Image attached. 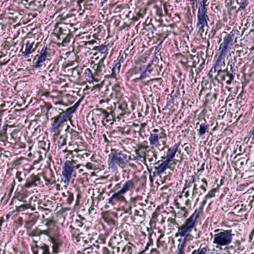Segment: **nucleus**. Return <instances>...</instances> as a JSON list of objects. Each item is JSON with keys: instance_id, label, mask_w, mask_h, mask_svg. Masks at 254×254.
Returning <instances> with one entry per match:
<instances>
[{"instance_id": "1", "label": "nucleus", "mask_w": 254, "mask_h": 254, "mask_svg": "<svg viewBox=\"0 0 254 254\" xmlns=\"http://www.w3.org/2000/svg\"><path fill=\"white\" fill-rule=\"evenodd\" d=\"M45 108L47 110L46 116L47 118L51 117L52 129L55 132L57 131L59 128L63 126V124L67 122L68 119L66 115L64 114L63 109L59 108L58 110L61 112H60L58 115L53 117L55 112H57V109L53 107L50 104H46Z\"/></svg>"}, {"instance_id": "2", "label": "nucleus", "mask_w": 254, "mask_h": 254, "mask_svg": "<svg viewBox=\"0 0 254 254\" xmlns=\"http://www.w3.org/2000/svg\"><path fill=\"white\" fill-rule=\"evenodd\" d=\"M159 132V129H153L150 133L148 140L151 149L156 147L160 151H163L166 147L167 135L164 129L161 128Z\"/></svg>"}, {"instance_id": "3", "label": "nucleus", "mask_w": 254, "mask_h": 254, "mask_svg": "<svg viewBox=\"0 0 254 254\" xmlns=\"http://www.w3.org/2000/svg\"><path fill=\"white\" fill-rule=\"evenodd\" d=\"M214 232L215 234L213 236V243L216 245V248L227 246L232 243L233 236H234L232 233V230L216 229Z\"/></svg>"}, {"instance_id": "4", "label": "nucleus", "mask_w": 254, "mask_h": 254, "mask_svg": "<svg viewBox=\"0 0 254 254\" xmlns=\"http://www.w3.org/2000/svg\"><path fill=\"white\" fill-rule=\"evenodd\" d=\"M196 224L197 223L188 218L182 225L178 227V232L176 233L175 237H184L183 239L188 241H192L194 237L190 233L193 229L196 230Z\"/></svg>"}, {"instance_id": "5", "label": "nucleus", "mask_w": 254, "mask_h": 254, "mask_svg": "<svg viewBox=\"0 0 254 254\" xmlns=\"http://www.w3.org/2000/svg\"><path fill=\"white\" fill-rule=\"evenodd\" d=\"M196 224L197 223L188 218L182 225L178 227V232L176 233L175 237H184L183 239L188 241H192L194 237L190 233L193 229L196 230Z\"/></svg>"}, {"instance_id": "6", "label": "nucleus", "mask_w": 254, "mask_h": 254, "mask_svg": "<svg viewBox=\"0 0 254 254\" xmlns=\"http://www.w3.org/2000/svg\"><path fill=\"white\" fill-rule=\"evenodd\" d=\"M84 167V165L76 164V160L66 161L63 166L62 175L64 178L62 179V182L64 183L65 186L68 185L74 170Z\"/></svg>"}, {"instance_id": "7", "label": "nucleus", "mask_w": 254, "mask_h": 254, "mask_svg": "<svg viewBox=\"0 0 254 254\" xmlns=\"http://www.w3.org/2000/svg\"><path fill=\"white\" fill-rule=\"evenodd\" d=\"M53 52L51 49L46 46L42 47L40 51H38V54L33 59L35 67L40 68L42 67L45 62L50 61L52 58Z\"/></svg>"}, {"instance_id": "8", "label": "nucleus", "mask_w": 254, "mask_h": 254, "mask_svg": "<svg viewBox=\"0 0 254 254\" xmlns=\"http://www.w3.org/2000/svg\"><path fill=\"white\" fill-rule=\"evenodd\" d=\"M238 34V30H233L224 37L223 42L220 44L219 47V50L221 51L220 57L226 56L230 47L233 45L234 39H235V42H237L238 37L235 36Z\"/></svg>"}, {"instance_id": "9", "label": "nucleus", "mask_w": 254, "mask_h": 254, "mask_svg": "<svg viewBox=\"0 0 254 254\" xmlns=\"http://www.w3.org/2000/svg\"><path fill=\"white\" fill-rule=\"evenodd\" d=\"M127 158V155L121 152L113 153L109 155L108 164L110 168H117L118 166L123 168Z\"/></svg>"}, {"instance_id": "10", "label": "nucleus", "mask_w": 254, "mask_h": 254, "mask_svg": "<svg viewBox=\"0 0 254 254\" xmlns=\"http://www.w3.org/2000/svg\"><path fill=\"white\" fill-rule=\"evenodd\" d=\"M49 232V241L52 244L53 253L56 254L59 252V249L62 246V242L61 240L58 238L59 234L56 226V223L55 222L53 226L50 229Z\"/></svg>"}, {"instance_id": "11", "label": "nucleus", "mask_w": 254, "mask_h": 254, "mask_svg": "<svg viewBox=\"0 0 254 254\" xmlns=\"http://www.w3.org/2000/svg\"><path fill=\"white\" fill-rule=\"evenodd\" d=\"M56 31L59 41H61L63 46H65L70 42L72 37L69 29L65 25H63L58 27Z\"/></svg>"}, {"instance_id": "12", "label": "nucleus", "mask_w": 254, "mask_h": 254, "mask_svg": "<svg viewBox=\"0 0 254 254\" xmlns=\"http://www.w3.org/2000/svg\"><path fill=\"white\" fill-rule=\"evenodd\" d=\"M45 226L47 227L46 229L40 230L36 228L34 230H29L27 232L28 235L30 237L40 236L42 235L49 236L50 229L52 227L55 221L52 219H46L45 220Z\"/></svg>"}, {"instance_id": "13", "label": "nucleus", "mask_w": 254, "mask_h": 254, "mask_svg": "<svg viewBox=\"0 0 254 254\" xmlns=\"http://www.w3.org/2000/svg\"><path fill=\"white\" fill-rule=\"evenodd\" d=\"M206 12H197V22L196 26L198 29V32L202 34L205 31V29L208 28V16Z\"/></svg>"}, {"instance_id": "14", "label": "nucleus", "mask_w": 254, "mask_h": 254, "mask_svg": "<svg viewBox=\"0 0 254 254\" xmlns=\"http://www.w3.org/2000/svg\"><path fill=\"white\" fill-rule=\"evenodd\" d=\"M102 117V123L104 126H109L113 124V117L109 114L105 110L103 109H98L95 111V118L96 116Z\"/></svg>"}, {"instance_id": "15", "label": "nucleus", "mask_w": 254, "mask_h": 254, "mask_svg": "<svg viewBox=\"0 0 254 254\" xmlns=\"http://www.w3.org/2000/svg\"><path fill=\"white\" fill-rule=\"evenodd\" d=\"M40 45L41 43L39 42L27 41L25 48L22 47L21 50L22 55L25 57H28L29 55L33 53Z\"/></svg>"}, {"instance_id": "16", "label": "nucleus", "mask_w": 254, "mask_h": 254, "mask_svg": "<svg viewBox=\"0 0 254 254\" xmlns=\"http://www.w3.org/2000/svg\"><path fill=\"white\" fill-rule=\"evenodd\" d=\"M184 197L182 194L179 195V198L175 200V203L176 207L180 210V215L182 217H186L188 215L189 209L183 204Z\"/></svg>"}, {"instance_id": "17", "label": "nucleus", "mask_w": 254, "mask_h": 254, "mask_svg": "<svg viewBox=\"0 0 254 254\" xmlns=\"http://www.w3.org/2000/svg\"><path fill=\"white\" fill-rule=\"evenodd\" d=\"M217 96V94L215 91H210L207 93L203 106L204 107H210L216 101Z\"/></svg>"}, {"instance_id": "18", "label": "nucleus", "mask_w": 254, "mask_h": 254, "mask_svg": "<svg viewBox=\"0 0 254 254\" xmlns=\"http://www.w3.org/2000/svg\"><path fill=\"white\" fill-rule=\"evenodd\" d=\"M160 161H158L156 163V164L158 165V166L155 167V172L154 174H155L157 175H161L163 173L167 168H169V164L170 163L166 160L161 161L160 163Z\"/></svg>"}, {"instance_id": "19", "label": "nucleus", "mask_w": 254, "mask_h": 254, "mask_svg": "<svg viewBox=\"0 0 254 254\" xmlns=\"http://www.w3.org/2000/svg\"><path fill=\"white\" fill-rule=\"evenodd\" d=\"M124 193H120V190L115 192L109 199L108 203L112 205L115 204L118 202H123L125 200V197L123 196Z\"/></svg>"}, {"instance_id": "20", "label": "nucleus", "mask_w": 254, "mask_h": 254, "mask_svg": "<svg viewBox=\"0 0 254 254\" xmlns=\"http://www.w3.org/2000/svg\"><path fill=\"white\" fill-rule=\"evenodd\" d=\"M145 219V211L141 209H136L134 211L133 222L136 224H141Z\"/></svg>"}, {"instance_id": "21", "label": "nucleus", "mask_w": 254, "mask_h": 254, "mask_svg": "<svg viewBox=\"0 0 254 254\" xmlns=\"http://www.w3.org/2000/svg\"><path fill=\"white\" fill-rule=\"evenodd\" d=\"M179 145V143H175L173 146L168 149L166 153V156L165 157L166 160L171 162L173 158L175 157V154L178 151ZM163 158L165 159L164 157H163Z\"/></svg>"}, {"instance_id": "22", "label": "nucleus", "mask_w": 254, "mask_h": 254, "mask_svg": "<svg viewBox=\"0 0 254 254\" xmlns=\"http://www.w3.org/2000/svg\"><path fill=\"white\" fill-rule=\"evenodd\" d=\"M204 205H202V203L201 202V205L195 209L193 213L189 218L197 223V220L203 215V207Z\"/></svg>"}, {"instance_id": "23", "label": "nucleus", "mask_w": 254, "mask_h": 254, "mask_svg": "<svg viewBox=\"0 0 254 254\" xmlns=\"http://www.w3.org/2000/svg\"><path fill=\"white\" fill-rule=\"evenodd\" d=\"M135 181L133 180H130L127 181L123 186V187L120 190V193H125L127 191L132 189L134 186Z\"/></svg>"}, {"instance_id": "24", "label": "nucleus", "mask_w": 254, "mask_h": 254, "mask_svg": "<svg viewBox=\"0 0 254 254\" xmlns=\"http://www.w3.org/2000/svg\"><path fill=\"white\" fill-rule=\"evenodd\" d=\"M220 187V185H217L216 188L212 189L208 192L207 194L205 195L203 200L201 202L202 205H205L208 199L215 197V193L219 191Z\"/></svg>"}, {"instance_id": "25", "label": "nucleus", "mask_w": 254, "mask_h": 254, "mask_svg": "<svg viewBox=\"0 0 254 254\" xmlns=\"http://www.w3.org/2000/svg\"><path fill=\"white\" fill-rule=\"evenodd\" d=\"M187 242H188V240H185L181 238L178 240L179 243L177 245V250L175 253L176 254H186L185 248Z\"/></svg>"}, {"instance_id": "26", "label": "nucleus", "mask_w": 254, "mask_h": 254, "mask_svg": "<svg viewBox=\"0 0 254 254\" xmlns=\"http://www.w3.org/2000/svg\"><path fill=\"white\" fill-rule=\"evenodd\" d=\"M95 50L97 51L95 55L100 54V57L102 59H105L108 54V49L105 46L101 45L96 47Z\"/></svg>"}, {"instance_id": "27", "label": "nucleus", "mask_w": 254, "mask_h": 254, "mask_svg": "<svg viewBox=\"0 0 254 254\" xmlns=\"http://www.w3.org/2000/svg\"><path fill=\"white\" fill-rule=\"evenodd\" d=\"M210 250L209 247L205 244H201L199 248L194 250L191 254H210Z\"/></svg>"}, {"instance_id": "28", "label": "nucleus", "mask_w": 254, "mask_h": 254, "mask_svg": "<svg viewBox=\"0 0 254 254\" xmlns=\"http://www.w3.org/2000/svg\"><path fill=\"white\" fill-rule=\"evenodd\" d=\"M225 66L224 60L222 57H219L216 61L215 65L211 69L210 72H216L219 69H222L223 67Z\"/></svg>"}, {"instance_id": "29", "label": "nucleus", "mask_w": 254, "mask_h": 254, "mask_svg": "<svg viewBox=\"0 0 254 254\" xmlns=\"http://www.w3.org/2000/svg\"><path fill=\"white\" fill-rule=\"evenodd\" d=\"M155 159V161L157 159V154L154 151H148V152H144L143 160L144 161L147 159L150 162H153Z\"/></svg>"}, {"instance_id": "30", "label": "nucleus", "mask_w": 254, "mask_h": 254, "mask_svg": "<svg viewBox=\"0 0 254 254\" xmlns=\"http://www.w3.org/2000/svg\"><path fill=\"white\" fill-rule=\"evenodd\" d=\"M217 79L219 81L223 82L226 80V76L228 75V71L227 70L219 69L217 71Z\"/></svg>"}, {"instance_id": "31", "label": "nucleus", "mask_w": 254, "mask_h": 254, "mask_svg": "<svg viewBox=\"0 0 254 254\" xmlns=\"http://www.w3.org/2000/svg\"><path fill=\"white\" fill-rule=\"evenodd\" d=\"M112 66L110 64H108L105 67L104 70V75L105 76L108 77H115L116 76V74L113 72V69L112 68Z\"/></svg>"}, {"instance_id": "32", "label": "nucleus", "mask_w": 254, "mask_h": 254, "mask_svg": "<svg viewBox=\"0 0 254 254\" xmlns=\"http://www.w3.org/2000/svg\"><path fill=\"white\" fill-rule=\"evenodd\" d=\"M82 150L74 148L73 150H68L67 149H65L63 150V152L64 154V157L65 159L69 158L71 156V155H73L72 154L73 153H78L79 152H81Z\"/></svg>"}, {"instance_id": "33", "label": "nucleus", "mask_w": 254, "mask_h": 254, "mask_svg": "<svg viewBox=\"0 0 254 254\" xmlns=\"http://www.w3.org/2000/svg\"><path fill=\"white\" fill-rule=\"evenodd\" d=\"M79 105V102H76L74 105H73L72 107L67 108L65 111H64V114H65L66 115L67 118H68V117L70 115L73 113L76 110L77 107Z\"/></svg>"}, {"instance_id": "34", "label": "nucleus", "mask_w": 254, "mask_h": 254, "mask_svg": "<svg viewBox=\"0 0 254 254\" xmlns=\"http://www.w3.org/2000/svg\"><path fill=\"white\" fill-rule=\"evenodd\" d=\"M34 178L35 175H32L28 177L26 180L25 184L24 185L25 187L31 188L34 186H36Z\"/></svg>"}, {"instance_id": "35", "label": "nucleus", "mask_w": 254, "mask_h": 254, "mask_svg": "<svg viewBox=\"0 0 254 254\" xmlns=\"http://www.w3.org/2000/svg\"><path fill=\"white\" fill-rule=\"evenodd\" d=\"M135 248V247L130 243H128L126 246H124L122 250V252L125 254H132L133 249Z\"/></svg>"}, {"instance_id": "36", "label": "nucleus", "mask_w": 254, "mask_h": 254, "mask_svg": "<svg viewBox=\"0 0 254 254\" xmlns=\"http://www.w3.org/2000/svg\"><path fill=\"white\" fill-rule=\"evenodd\" d=\"M146 14V8H140L138 11L136 13L135 15L133 16L132 19L134 21H137L139 18L143 17V16Z\"/></svg>"}, {"instance_id": "37", "label": "nucleus", "mask_w": 254, "mask_h": 254, "mask_svg": "<svg viewBox=\"0 0 254 254\" xmlns=\"http://www.w3.org/2000/svg\"><path fill=\"white\" fill-rule=\"evenodd\" d=\"M105 59H101L98 62V69H97V75L103 74L104 70L105 69L106 66L104 65L103 62Z\"/></svg>"}, {"instance_id": "38", "label": "nucleus", "mask_w": 254, "mask_h": 254, "mask_svg": "<svg viewBox=\"0 0 254 254\" xmlns=\"http://www.w3.org/2000/svg\"><path fill=\"white\" fill-rule=\"evenodd\" d=\"M208 125L205 123L201 124L200 125L199 129H197L198 135L201 136L203 135L208 130Z\"/></svg>"}, {"instance_id": "39", "label": "nucleus", "mask_w": 254, "mask_h": 254, "mask_svg": "<svg viewBox=\"0 0 254 254\" xmlns=\"http://www.w3.org/2000/svg\"><path fill=\"white\" fill-rule=\"evenodd\" d=\"M112 68L113 69V72L116 75L118 74L120 70L121 64L118 61H115L114 64H111Z\"/></svg>"}, {"instance_id": "40", "label": "nucleus", "mask_w": 254, "mask_h": 254, "mask_svg": "<svg viewBox=\"0 0 254 254\" xmlns=\"http://www.w3.org/2000/svg\"><path fill=\"white\" fill-rule=\"evenodd\" d=\"M30 7L33 9L37 10L41 7L42 4L40 0H32L30 2Z\"/></svg>"}, {"instance_id": "41", "label": "nucleus", "mask_w": 254, "mask_h": 254, "mask_svg": "<svg viewBox=\"0 0 254 254\" xmlns=\"http://www.w3.org/2000/svg\"><path fill=\"white\" fill-rule=\"evenodd\" d=\"M66 144V136L62 135L58 141V145L59 148H61Z\"/></svg>"}, {"instance_id": "42", "label": "nucleus", "mask_w": 254, "mask_h": 254, "mask_svg": "<svg viewBox=\"0 0 254 254\" xmlns=\"http://www.w3.org/2000/svg\"><path fill=\"white\" fill-rule=\"evenodd\" d=\"M36 247L42 250V254H51L50 252L49 247L47 244L43 243L41 246H36Z\"/></svg>"}, {"instance_id": "43", "label": "nucleus", "mask_w": 254, "mask_h": 254, "mask_svg": "<svg viewBox=\"0 0 254 254\" xmlns=\"http://www.w3.org/2000/svg\"><path fill=\"white\" fill-rule=\"evenodd\" d=\"M209 4V2L202 1L200 3V7L198 8V11L206 12H207V7Z\"/></svg>"}, {"instance_id": "44", "label": "nucleus", "mask_w": 254, "mask_h": 254, "mask_svg": "<svg viewBox=\"0 0 254 254\" xmlns=\"http://www.w3.org/2000/svg\"><path fill=\"white\" fill-rule=\"evenodd\" d=\"M84 74L87 80L90 81H92L93 80L94 77L90 68H86L85 70Z\"/></svg>"}, {"instance_id": "45", "label": "nucleus", "mask_w": 254, "mask_h": 254, "mask_svg": "<svg viewBox=\"0 0 254 254\" xmlns=\"http://www.w3.org/2000/svg\"><path fill=\"white\" fill-rule=\"evenodd\" d=\"M63 194L67 197L66 203L67 204L70 205L73 200V194L69 191H67L66 194L63 193Z\"/></svg>"}, {"instance_id": "46", "label": "nucleus", "mask_w": 254, "mask_h": 254, "mask_svg": "<svg viewBox=\"0 0 254 254\" xmlns=\"http://www.w3.org/2000/svg\"><path fill=\"white\" fill-rule=\"evenodd\" d=\"M45 178V177L41 174H38L37 175H35V181L36 184V186L41 185L43 184V182L41 180V178Z\"/></svg>"}, {"instance_id": "47", "label": "nucleus", "mask_w": 254, "mask_h": 254, "mask_svg": "<svg viewBox=\"0 0 254 254\" xmlns=\"http://www.w3.org/2000/svg\"><path fill=\"white\" fill-rule=\"evenodd\" d=\"M53 93L54 95L51 96V97L54 99H61L62 97V92L58 90H53Z\"/></svg>"}, {"instance_id": "48", "label": "nucleus", "mask_w": 254, "mask_h": 254, "mask_svg": "<svg viewBox=\"0 0 254 254\" xmlns=\"http://www.w3.org/2000/svg\"><path fill=\"white\" fill-rule=\"evenodd\" d=\"M238 3L240 4L239 10H244L246 6L248 4V0H241Z\"/></svg>"}, {"instance_id": "49", "label": "nucleus", "mask_w": 254, "mask_h": 254, "mask_svg": "<svg viewBox=\"0 0 254 254\" xmlns=\"http://www.w3.org/2000/svg\"><path fill=\"white\" fill-rule=\"evenodd\" d=\"M172 213H173V216L174 217V218H173V217L169 218L167 220V221L170 224L175 225L177 224V223H176V221L175 220V218L176 217V212L175 211H173L172 212Z\"/></svg>"}, {"instance_id": "50", "label": "nucleus", "mask_w": 254, "mask_h": 254, "mask_svg": "<svg viewBox=\"0 0 254 254\" xmlns=\"http://www.w3.org/2000/svg\"><path fill=\"white\" fill-rule=\"evenodd\" d=\"M183 204L189 209L191 208V201L189 198H184Z\"/></svg>"}, {"instance_id": "51", "label": "nucleus", "mask_w": 254, "mask_h": 254, "mask_svg": "<svg viewBox=\"0 0 254 254\" xmlns=\"http://www.w3.org/2000/svg\"><path fill=\"white\" fill-rule=\"evenodd\" d=\"M234 75L231 74L228 72V75L226 76V82L227 84H230L232 81L234 80Z\"/></svg>"}, {"instance_id": "52", "label": "nucleus", "mask_w": 254, "mask_h": 254, "mask_svg": "<svg viewBox=\"0 0 254 254\" xmlns=\"http://www.w3.org/2000/svg\"><path fill=\"white\" fill-rule=\"evenodd\" d=\"M90 155V154L88 152H85V153H80V154H77L76 155L77 158H79L80 159H83L85 158H87L89 157Z\"/></svg>"}, {"instance_id": "53", "label": "nucleus", "mask_w": 254, "mask_h": 254, "mask_svg": "<svg viewBox=\"0 0 254 254\" xmlns=\"http://www.w3.org/2000/svg\"><path fill=\"white\" fill-rule=\"evenodd\" d=\"M201 182L204 183V185H201L200 187V188L204 191V192H206L207 190L206 187L208 186V183L206 180L204 178H203L201 180Z\"/></svg>"}, {"instance_id": "54", "label": "nucleus", "mask_w": 254, "mask_h": 254, "mask_svg": "<svg viewBox=\"0 0 254 254\" xmlns=\"http://www.w3.org/2000/svg\"><path fill=\"white\" fill-rule=\"evenodd\" d=\"M29 208V205L28 204H22L17 207V210L18 211H22L25 209Z\"/></svg>"}, {"instance_id": "55", "label": "nucleus", "mask_w": 254, "mask_h": 254, "mask_svg": "<svg viewBox=\"0 0 254 254\" xmlns=\"http://www.w3.org/2000/svg\"><path fill=\"white\" fill-rule=\"evenodd\" d=\"M31 1H32V0H21V3L27 8L30 7V2H31Z\"/></svg>"}, {"instance_id": "56", "label": "nucleus", "mask_w": 254, "mask_h": 254, "mask_svg": "<svg viewBox=\"0 0 254 254\" xmlns=\"http://www.w3.org/2000/svg\"><path fill=\"white\" fill-rule=\"evenodd\" d=\"M126 54L125 53H120L117 61H118L119 62H120V63L123 62L124 59L125 58H126Z\"/></svg>"}, {"instance_id": "57", "label": "nucleus", "mask_w": 254, "mask_h": 254, "mask_svg": "<svg viewBox=\"0 0 254 254\" xmlns=\"http://www.w3.org/2000/svg\"><path fill=\"white\" fill-rule=\"evenodd\" d=\"M34 224V223H33V222L32 221H29L26 222V227L27 228L28 231L29 230H31V227Z\"/></svg>"}, {"instance_id": "58", "label": "nucleus", "mask_w": 254, "mask_h": 254, "mask_svg": "<svg viewBox=\"0 0 254 254\" xmlns=\"http://www.w3.org/2000/svg\"><path fill=\"white\" fill-rule=\"evenodd\" d=\"M198 189L197 188V185L194 184V186H193V190H192V196H195V195H196L198 193Z\"/></svg>"}, {"instance_id": "59", "label": "nucleus", "mask_w": 254, "mask_h": 254, "mask_svg": "<svg viewBox=\"0 0 254 254\" xmlns=\"http://www.w3.org/2000/svg\"><path fill=\"white\" fill-rule=\"evenodd\" d=\"M140 149H143L144 150V152H148V151H153L152 149H150V147L148 145H141L139 147Z\"/></svg>"}, {"instance_id": "60", "label": "nucleus", "mask_w": 254, "mask_h": 254, "mask_svg": "<svg viewBox=\"0 0 254 254\" xmlns=\"http://www.w3.org/2000/svg\"><path fill=\"white\" fill-rule=\"evenodd\" d=\"M184 145H186L185 147V151L187 153V154H189L190 152V150L191 149V145H190V144H184Z\"/></svg>"}, {"instance_id": "61", "label": "nucleus", "mask_w": 254, "mask_h": 254, "mask_svg": "<svg viewBox=\"0 0 254 254\" xmlns=\"http://www.w3.org/2000/svg\"><path fill=\"white\" fill-rule=\"evenodd\" d=\"M156 13L160 17H162L163 16V11L162 8H158L156 10Z\"/></svg>"}, {"instance_id": "62", "label": "nucleus", "mask_w": 254, "mask_h": 254, "mask_svg": "<svg viewBox=\"0 0 254 254\" xmlns=\"http://www.w3.org/2000/svg\"><path fill=\"white\" fill-rule=\"evenodd\" d=\"M121 184L118 183L115 186V187L114 188V191H116V192H117L118 190H119L120 189H121Z\"/></svg>"}, {"instance_id": "63", "label": "nucleus", "mask_w": 254, "mask_h": 254, "mask_svg": "<svg viewBox=\"0 0 254 254\" xmlns=\"http://www.w3.org/2000/svg\"><path fill=\"white\" fill-rule=\"evenodd\" d=\"M92 68L94 69L95 73L97 74V69H98V64H94Z\"/></svg>"}, {"instance_id": "64", "label": "nucleus", "mask_w": 254, "mask_h": 254, "mask_svg": "<svg viewBox=\"0 0 254 254\" xmlns=\"http://www.w3.org/2000/svg\"><path fill=\"white\" fill-rule=\"evenodd\" d=\"M168 239H169V240H168L169 243L171 244L173 246H174L175 240H174V238L170 237L168 238Z\"/></svg>"}]
</instances>
